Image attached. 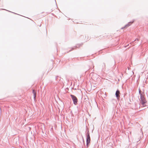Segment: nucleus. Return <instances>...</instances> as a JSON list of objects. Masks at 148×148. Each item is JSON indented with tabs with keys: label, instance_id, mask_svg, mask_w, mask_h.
Wrapping results in <instances>:
<instances>
[{
	"label": "nucleus",
	"instance_id": "nucleus-1",
	"mask_svg": "<svg viewBox=\"0 0 148 148\" xmlns=\"http://www.w3.org/2000/svg\"><path fill=\"white\" fill-rule=\"evenodd\" d=\"M141 90H139V93L140 95V103L143 106V107H145L146 106L145 105V103H146V101L145 99V98L144 97V93H141Z\"/></svg>",
	"mask_w": 148,
	"mask_h": 148
},
{
	"label": "nucleus",
	"instance_id": "nucleus-2",
	"mask_svg": "<svg viewBox=\"0 0 148 148\" xmlns=\"http://www.w3.org/2000/svg\"><path fill=\"white\" fill-rule=\"evenodd\" d=\"M71 96L73 101L74 104L76 105L77 102V99L76 97L74 95H71Z\"/></svg>",
	"mask_w": 148,
	"mask_h": 148
},
{
	"label": "nucleus",
	"instance_id": "nucleus-3",
	"mask_svg": "<svg viewBox=\"0 0 148 148\" xmlns=\"http://www.w3.org/2000/svg\"><path fill=\"white\" fill-rule=\"evenodd\" d=\"M87 137L86 143L88 145L90 143V136L89 133V132L87 133Z\"/></svg>",
	"mask_w": 148,
	"mask_h": 148
},
{
	"label": "nucleus",
	"instance_id": "nucleus-4",
	"mask_svg": "<svg viewBox=\"0 0 148 148\" xmlns=\"http://www.w3.org/2000/svg\"><path fill=\"white\" fill-rule=\"evenodd\" d=\"M120 94V92L119 90H117L116 92V97L118 98H119L120 97V96L119 95Z\"/></svg>",
	"mask_w": 148,
	"mask_h": 148
},
{
	"label": "nucleus",
	"instance_id": "nucleus-5",
	"mask_svg": "<svg viewBox=\"0 0 148 148\" xmlns=\"http://www.w3.org/2000/svg\"><path fill=\"white\" fill-rule=\"evenodd\" d=\"M33 93L34 95V100L36 99V91H35L34 90H33Z\"/></svg>",
	"mask_w": 148,
	"mask_h": 148
},
{
	"label": "nucleus",
	"instance_id": "nucleus-6",
	"mask_svg": "<svg viewBox=\"0 0 148 148\" xmlns=\"http://www.w3.org/2000/svg\"><path fill=\"white\" fill-rule=\"evenodd\" d=\"M134 22V21H133L132 22H130L129 23H128L127 24V25H128V27L129 26H130Z\"/></svg>",
	"mask_w": 148,
	"mask_h": 148
},
{
	"label": "nucleus",
	"instance_id": "nucleus-7",
	"mask_svg": "<svg viewBox=\"0 0 148 148\" xmlns=\"http://www.w3.org/2000/svg\"><path fill=\"white\" fill-rule=\"evenodd\" d=\"M128 27V25H127V24L125 25V27Z\"/></svg>",
	"mask_w": 148,
	"mask_h": 148
}]
</instances>
